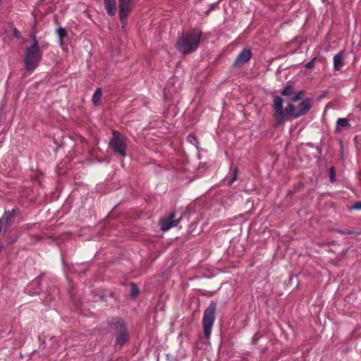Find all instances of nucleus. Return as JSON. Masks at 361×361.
I'll list each match as a JSON object with an SVG mask.
<instances>
[{"label":"nucleus","mask_w":361,"mask_h":361,"mask_svg":"<svg viewBox=\"0 0 361 361\" xmlns=\"http://www.w3.org/2000/svg\"><path fill=\"white\" fill-rule=\"evenodd\" d=\"M283 99L281 97H275L273 100V118L277 126L282 125L289 118L295 119L305 115L312 106V100L310 97L303 99L298 109L289 103L285 109H283Z\"/></svg>","instance_id":"f257e3e1"},{"label":"nucleus","mask_w":361,"mask_h":361,"mask_svg":"<svg viewBox=\"0 0 361 361\" xmlns=\"http://www.w3.org/2000/svg\"><path fill=\"white\" fill-rule=\"evenodd\" d=\"M202 32L199 28H193L182 32L176 42L178 51L184 55L195 52L200 47Z\"/></svg>","instance_id":"f03ea898"},{"label":"nucleus","mask_w":361,"mask_h":361,"mask_svg":"<svg viewBox=\"0 0 361 361\" xmlns=\"http://www.w3.org/2000/svg\"><path fill=\"white\" fill-rule=\"evenodd\" d=\"M42 59V52L39 49V42L33 35L31 44L25 50V68L28 71H33Z\"/></svg>","instance_id":"7ed1b4c3"},{"label":"nucleus","mask_w":361,"mask_h":361,"mask_svg":"<svg viewBox=\"0 0 361 361\" xmlns=\"http://www.w3.org/2000/svg\"><path fill=\"white\" fill-rule=\"evenodd\" d=\"M110 326L115 331L116 345H123L128 341V331L122 319L119 318L113 319L111 322Z\"/></svg>","instance_id":"20e7f679"},{"label":"nucleus","mask_w":361,"mask_h":361,"mask_svg":"<svg viewBox=\"0 0 361 361\" xmlns=\"http://www.w3.org/2000/svg\"><path fill=\"white\" fill-rule=\"evenodd\" d=\"M216 309V303L212 302L204 312L202 318L203 331L204 336L208 340L210 338L212 329L214 323Z\"/></svg>","instance_id":"39448f33"},{"label":"nucleus","mask_w":361,"mask_h":361,"mask_svg":"<svg viewBox=\"0 0 361 361\" xmlns=\"http://www.w3.org/2000/svg\"><path fill=\"white\" fill-rule=\"evenodd\" d=\"M112 135L113 137L109 142L110 147L114 152L125 157L126 156V143L123 135L116 130H114Z\"/></svg>","instance_id":"423d86ee"},{"label":"nucleus","mask_w":361,"mask_h":361,"mask_svg":"<svg viewBox=\"0 0 361 361\" xmlns=\"http://www.w3.org/2000/svg\"><path fill=\"white\" fill-rule=\"evenodd\" d=\"M119 18L123 25L126 24L127 17L132 7V0H118Z\"/></svg>","instance_id":"0eeeda50"},{"label":"nucleus","mask_w":361,"mask_h":361,"mask_svg":"<svg viewBox=\"0 0 361 361\" xmlns=\"http://www.w3.org/2000/svg\"><path fill=\"white\" fill-rule=\"evenodd\" d=\"M303 94L304 92L302 90L295 92L294 91V87L288 84H287L281 91V94L284 97H289L291 102H296L299 101L302 98Z\"/></svg>","instance_id":"6e6552de"},{"label":"nucleus","mask_w":361,"mask_h":361,"mask_svg":"<svg viewBox=\"0 0 361 361\" xmlns=\"http://www.w3.org/2000/svg\"><path fill=\"white\" fill-rule=\"evenodd\" d=\"M17 212L18 210L16 209L4 212V215L0 219V233L3 232L4 233L6 231L8 227L12 224V219Z\"/></svg>","instance_id":"1a4fd4ad"},{"label":"nucleus","mask_w":361,"mask_h":361,"mask_svg":"<svg viewBox=\"0 0 361 361\" xmlns=\"http://www.w3.org/2000/svg\"><path fill=\"white\" fill-rule=\"evenodd\" d=\"M176 214L171 213L169 216L161 219L160 226L161 229L164 231H169L172 227L177 226L180 219H175Z\"/></svg>","instance_id":"9d476101"},{"label":"nucleus","mask_w":361,"mask_h":361,"mask_svg":"<svg viewBox=\"0 0 361 361\" xmlns=\"http://www.w3.org/2000/svg\"><path fill=\"white\" fill-rule=\"evenodd\" d=\"M252 56V52L250 49L244 48L238 55L235 61L234 66L240 67L250 61Z\"/></svg>","instance_id":"9b49d317"},{"label":"nucleus","mask_w":361,"mask_h":361,"mask_svg":"<svg viewBox=\"0 0 361 361\" xmlns=\"http://www.w3.org/2000/svg\"><path fill=\"white\" fill-rule=\"evenodd\" d=\"M104 4L108 15L114 16L116 12V0H104Z\"/></svg>","instance_id":"f8f14e48"},{"label":"nucleus","mask_w":361,"mask_h":361,"mask_svg":"<svg viewBox=\"0 0 361 361\" xmlns=\"http://www.w3.org/2000/svg\"><path fill=\"white\" fill-rule=\"evenodd\" d=\"M343 51H340L334 57V68L336 71H340L343 66Z\"/></svg>","instance_id":"ddd939ff"},{"label":"nucleus","mask_w":361,"mask_h":361,"mask_svg":"<svg viewBox=\"0 0 361 361\" xmlns=\"http://www.w3.org/2000/svg\"><path fill=\"white\" fill-rule=\"evenodd\" d=\"M351 126L349 120L345 118H339L336 121V132H340L341 128L348 129Z\"/></svg>","instance_id":"4468645a"},{"label":"nucleus","mask_w":361,"mask_h":361,"mask_svg":"<svg viewBox=\"0 0 361 361\" xmlns=\"http://www.w3.org/2000/svg\"><path fill=\"white\" fill-rule=\"evenodd\" d=\"M102 89L99 87L97 88L95 90V92L92 96V103L94 104V105L97 106L99 104L101 99H102Z\"/></svg>","instance_id":"2eb2a0df"},{"label":"nucleus","mask_w":361,"mask_h":361,"mask_svg":"<svg viewBox=\"0 0 361 361\" xmlns=\"http://www.w3.org/2000/svg\"><path fill=\"white\" fill-rule=\"evenodd\" d=\"M56 33L59 38V43L60 46H62L63 44V38L67 36V31L63 27H59L56 29Z\"/></svg>","instance_id":"dca6fc26"},{"label":"nucleus","mask_w":361,"mask_h":361,"mask_svg":"<svg viewBox=\"0 0 361 361\" xmlns=\"http://www.w3.org/2000/svg\"><path fill=\"white\" fill-rule=\"evenodd\" d=\"M139 293V288L136 286V285L135 283H131V290L130 293V297L135 298L138 295Z\"/></svg>","instance_id":"f3484780"},{"label":"nucleus","mask_w":361,"mask_h":361,"mask_svg":"<svg viewBox=\"0 0 361 361\" xmlns=\"http://www.w3.org/2000/svg\"><path fill=\"white\" fill-rule=\"evenodd\" d=\"M238 168L237 167H234L233 169V171H232V177H231V180L228 182V185H231L234 181H235L238 178Z\"/></svg>","instance_id":"a211bd4d"},{"label":"nucleus","mask_w":361,"mask_h":361,"mask_svg":"<svg viewBox=\"0 0 361 361\" xmlns=\"http://www.w3.org/2000/svg\"><path fill=\"white\" fill-rule=\"evenodd\" d=\"M187 140L194 145H197L199 142L197 137L194 135H189L187 137Z\"/></svg>","instance_id":"6ab92c4d"},{"label":"nucleus","mask_w":361,"mask_h":361,"mask_svg":"<svg viewBox=\"0 0 361 361\" xmlns=\"http://www.w3.org/2000/svg\"><path fill=\"white\" fill-rule=\"evenodd\" d=\"M329 178H330V181L331 183H334L336 181V177H335V170H334V167H331L329 169Z\"/></svg>","instance_id":"aec40b11"},{"label":"nucleus","mask_w":361,"mask_h":361,"mask_svg":"<svg viewBox=\"0 0 361 361\" xmlns=\"http://www.w3.org/2000/svg\"><path fill=\"white\" fill-rule=\"evenodd\" d=\"M315 60H316V58H314L312 59L311 61H310L309 62H307L306 64H305V68L307 69H311L312 68H313L315 65Z\"/></svg>","instance_id":"412c9836"},{"label":"nucleus","mask_w":361,"mask_h":361,"mask_svg":"<svg viewBox=\"0 0 361 361\" xmlns=\"http://www.w3.org/2000/svg\"><path fill=\"white\" fill-rule=\"evenodd\" d=\"M337 232L341 234H353L355 233L353 231L349 229L337 230Z\"/></svg>","instance_id":"4be33fe9"},{"label":"nucleus","mask_w":361,"mask_h":361,"mask_svg":"<svg viewBox=\"0 0 361 361\" xmlns=\"http://www.w3.org/2000/svg\"><path fill=\"white\" fill-rule=\"evenodd\" d=\"M353 209L360 210L361 209V201L355 202L351 207Z\"/></svg>","instance_id":"5701e85b"},{"label":"nucleus","mask_w":361,"mask_h":361,"mask_svg":"<svg viewBox=\"0 0 361 361\" xmlns=\"http://www.w3.org/2000/svg\"><path fill=\"white\" fill-rule=\"evenodd\" d=\"M14 35L16 37H18V38H20L21 37V35H20V32L19 30H18L17 29H14Z\"/></svg>","instance_id":"b1692460"}]
</instances>
